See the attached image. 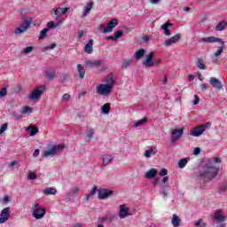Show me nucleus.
<instances>
[{"label":"nucleus","instance_id":"obj_1","mask_svg":"<svg viewBox=\"0 0 227 227\" xmlns=\"http://www.w3.org/2000/svg\"><path fill=\"white\" fill-rule=\"evenodd\" d=\"M219 175V169L215 167H208L200 173V187L201 189H210L212 184H214V179L217 178Z\"/></svg>","mask_w":227,"mask_h":227},{"label":"nucleus","instance_id":"obj_2","mask_svg":"<svg viewBox=\"0 0 227 227\" xmlns=\"http://www.w3.org/2000/svg\"><path fill=\"white\" fill-rule=\"evenodd\" d=\"M199 42H201L203 43H221L222 46L218 47V50L214 53L215 58H219L224 51V43L223 39L215 36H208V37H203Z\"/></svg>","mask_w":227,"mask_h":227},{"label":"nucleus","instance_id":"obj_3","mask_svg":"<svg viewBox=\"0 0 227 227\" xmlns=\"http://www.w3.org/2000/svg\"><path fill=\"white\" fill-rule=\"evenodd\" d=\"M113 91V84L101 83L97 87L98 95L107 97Z\"/></svg>","mask_w":227,"mask_h":227},{"label":"nucleus","instance_id":"obj_4","mask_svg":"<svg viewBox=\"0 0 227 227\" xmlns=\"http://www.w3.org/2000/svg\"><path fill=\"white\" fill-rule=\"evenodd\" d=\"M31 22H33L32 18H27V19L24 20V21L20 25V27H17L14 30V34L20 35L21 33H26V31H27V29L29 28V26H31Z\"/></svg>","mask_w":227,"mask_h":227},{"label":"nucleus","instance_id":"obj_5","mask_svg":"<svg viewBox=\"0 0 227 227\" xmlns=\"http://www.w3.org/2000/svg\"><path fill=\"white\" fill-rule=\"evenodd\" d=\"M43 91H45V85H41L32 91L28 98L30 100H40V97L43 95Z\"/></svg>","mask_w":227,"mask_h":227},{"label":"nucleus","instance_id":"obj_6","mask_svg":"<svg viewBox=\"0 0 227 227\" xmlns=\"http://www.w3.org/2000/svg\"><path fill=\"white\" fill-rule=\"evenodd\" d=\"M207 125H212V123L207 122L206 124L203 125H200L195 127L192 131H191V136H192L193 137H200V136H201L204 132H205V127H207Z\"/></svg>","mask_w":227,"mask_h":227},{"label":"nucleus","instance_id":"obj_7","mask_svg":"<svg viewBox=\"0 0 227 227\" xmlns=\"http://www.w3.org/2000/svg\"><path fill=\"white\" fill-rule=\"evenodd\" d=\"M172 138L171 143H176L178 139L181 138L182 136H184V128L181 129H171Z\"/></svg>","mask_w":227,"mask_h":227},{"label":"nucleus","instance_id":"obj_8","mask_svg":"<svg viewBox=\"0 0 227 227\" xmlns=\"http://www.w3.org/2000/svg\"><path fill=\"white\" fill-rule=\"evenodd\" d=\"M154 52L151 51L149 54L145 55V59L143 60V65L144 67H145L146 68H152L153 67V56H154Z\"/></svg>","mask_w":227,"mask_h":227},{"label":"nucleus","instance_id":"obj_9","mask_svg":"<svg viewBox=\"0 0 227 227\" xmlns=\"http://www.w3.org/2000/svg\"><path fill=\"white\" fill-rule=\"evenodd\" d=\"M11 214L10 207L4 208L0 214V224H4L10 219Z\"/></svg>","mask_w":227,"mask_h":227},{"label":"nucleus","instance_id":"obj_10","mask_svg":"<svg viewBox=\"0 0 227 227\" xmlns=\"http://www.w3.org/2000/svg\"><path fill=\"white\" fill-rule=\"evenodd\" d=\"M182 38V34H176V35L172 36L170 39L165 41L164 45L165 47H171L173 43H178L180 39Z\"/></svg>","mask_w":227,"mask_h":227},{"label":"nucleus","instance_id":"obj_11","mask_svg":"<svg viewBox=\"0 0 227 227\" xmlns=\"http://www.w3.org/2000/svg\"><path fill=\"white\" fill-rule=\"evenodd\" d=\"M118 26V20L114 19L110 20L107 26L103 29V33H113V29Z\"/></svg>","mask_w":227,"mask_h":227},{"label":"nucleus","instance_id":"obj_12","mask_svg":"<svg viewBox=\"0 0 227 227\" xmlns=\"http://www.w3.org/2000/svg\"><path fill=\"white\" fill-rule=\"evenodd\" d=\"M114 192L112 190H108V189H99L98 190V199L99 200H107V198H109V196H112V194Z\"/></svg>","mask_w":227,"mask_h":227},{"label":"nucleus","instance_id":"obj_13","mask_svg":"<svg viewBox=\"0 0 227 227\" xmlns=\"http://www.w3.org/2000/svg\"><path fill=\"white\" fill-rule=\"evenodd\" d=\"M209 82L211 86L215 88V90H216V91H221V90H223V84L221 83V81H219V79L215 77H211L209 79Z\"/></svg>","mask_w":227,"mask_h":227},{"label":"nucleus","instance_id":"obj_14","mask_svg":"<svg viewBox=\"0 0 227 227\" xmlns=\"http://www.w3.org/2000/svg\"><path fill=\"white\" fill-rule=\"evenodd\" d=\"M45 208H35L34 209L32 215L35 219H42L45 215Z\"/></svg>","mask_w":227,"mask_h":227},{"label":"nucleus","instance_id":"obj_15","mask_svg":"<svg viewBox=\"0 0 227 227\" xmlns=\"http://www.w3.org/2000/svg\"><path fill=\"white\" fill-rule=\"evenodd\" d=\"M213 219H215V221H217V223H224V221H226V215H223V211L217 210L216 212H215Z\"/></svg>","mask_w":227,"mask_h":227},{"label":"nucleus","instance_id":"obj_16","mask_svg":"<svg viewBox=\"0 0 227 227\" xmlns=\"http://www.w3.org/2000/svg\"><path fill=\"white\" fill-rule=\"evenodd\" d=\"M130 214H129V207H126L125 205L120 206L119 217L120 219H125V217H129Z\"/></svg>","mask_w":227,"mask_h":227},{"label":"nucleus","instance_id":"obj_17","mask_svg":"<svg viewBox=\"0 0 227 227\" xmlns=\"http://www.w3.org/2000/svg\"><path fill=\"white\" fill-rule=\"evenodd\" d=\"M102 60H87L85 62L86 67H88V68H98V67H100L102 65Z\"/></svg>","mask_w":227,"mask_h":227},{"label":"nucleus","instance_id":"obj_18","mask_svg":"<svg viewBox=\"0 0 227 227\" xmlns=\"http://www.w3.org/2000/svg\"><path fill=\"white\" fill-rule=\"evenodd\" d=\"M93 1L87 3L85 7L83 8L82 15V17H88L89 13L93 10Z\"/></svg>","mask_w":227,"mask_h":227},{"label":"nucleus","instance_id":"obj_19","mask_svg":"<svg viewBox=\"0 0 227 227\" xmlns=\"http://www.w3.org/2000/svg\"><path fill=\"white\" fill-rule=\"evenodd\" d=\"M169 26H173L169 21L165 22L161 26V29H163V33L165 36H171V31H169Z\"/></svg>","mask_w":227,"mask_h":227},{"label":"nucleus","instance_id":"obj_20","mask_svg":"<svg viewBox=\"0 0 227 227\" xmlns=\"http://www.w3.org/2000/svg\"><path fill=\"white\" fill-rule=\"evenodd\" d=\"M76 70L78 72V75L81 79H84L86 75V69H84V67L81 64H78L76 66Z\"/></svg>","mask_w":227,"mask_h":227},{"label":"nucleus","instance_id":"obj_21","mask_svg":"<svg viewBox=\"0 0 227 227\" xmlns=\"http://www.w3.org/2000/svg\"><path fill=\"white\" fill-rule=\"evenodd\" d=\"M106 84H112V88H114V84H116V80H114V74L110 73L106 78Z\"/></svg>","mask_w":227,"mask_h":227},{"label":"nucleus","instance_id":"obj_22","mask_svg":"<svg viewBox=\"0 0 227 227\" xmlns=\"http://www.w3.org/2000/svg\"><path fill=\"white\" fill-rule=\"evenodd\" d=\"M157 176V170L155 168H151L145 173V178L152 180Z\"/></svg>","mask_w":227,"mask_h":227},{"label":"nucleus","instance_id":"obj_23","mask_svg":"<svg viewBox=\"0 0 227 227\" xmlns=\"http://www.w3.org/2000/svg\"><path fill=\"white\" fill-rule=\"evenodd\" d=\"M84 51L87 54H91L93 52V40L90 39L88 43L84 47Z\"/></svg>","mask_w":227,"mask_h":227},{"label":"nucleus","instance_id":"obj_24","mask_svg":"<svg viewBox=\"0 0 227 227\" xmlns=\"http://www.w3.org/2000/svg\"><path fill=\"white\" fill-rule=\"evenodd\" d=\"M58 151L56 150V146H53L49 151H45L43 153V157H55L57 155Z\"/></svg>","mask_w":227,"mask_h":227},{"label":"nucleus","instance_id":"obj_25","mask_svg":"<svg viewBox=\"0 0 227 227\" xmlns=\"http://www.w3.org/2000/svg\"><path fill=\"white\" fill-rule=\"evenodd\" d=\"M113 159H114L113 156L109 154H106L102 157L103 160V166H107L113 162Z\"/></svg>","mask_w":227,"mask_h":227},{"label":"nucleus","instance_id":"obj_26","mask_svg":"<svg viewBox=\"0 0 227 227\" xmlns=\"http://www.w3.org/2000/svg\"><path fill=\"white\" fill-rule=\"evenodd\" d=\"M157 153V147H151L150 149L145 152V157L150 159L152 155H155Z\"/></svg>","mask_w":227,"mask_h":227},{"label":"nucleus","instance_id":"obj_27","mask_svg":"<svg viewBox=\"0 0 227 227\" xmlns=\"http://www.w3.org/2000/svg\"><path fill=\"white\" fill-rule=\"evenodd\" d=\"M132 61H134V57L124 59L121 63L122 68H129V67H130V65L132 64Z\"/></svg>","mask_w":227,"mask_h":227},{"label":"nucleus","instance_id":"obj_28","mask_svg":"<svg viewBox=\"0 0 227 227\" xmlns=\"http://www.w3.org/2000/svg\"><path fill=\"white\" fill-rule=\"evenodd\" d=\"M56 192H58V191L55 188L48 187L43 190V194H45V196H56Z\"/></svg>","mask_w":227,"mask_h":227},{"label":"nucleus","instance_id":"obj_29","mask_svg":"<svg viewBox=\"0 0 227 227\" xmlns=\"http://www.w3.org/2000/svg\"><path fill=\"white\" fill-rule=\"evenodd\" d=\"M195 65L200 70H207V66L205 65V61L202 59H198Z\"/></svg>","mask_w":227,"mask_h":227},{"label":"nucleus","instance_id":"obj_30","mask_svg":"<svg viewBox=\"0 0 227 227\" xmlns=\"http://www.w3.org/2000/svg\"><path fill=\"white\" fill-rule=\"evenodd\" d=\"M146 51L145 49L141 48L140 50L137 51L134 54L135 59H141L143 56H145Z\"/></svg>","mask_w":227,"mask_h":227},{"label":"nucleus","instance_id":"obj_31","mask_svg":"<svg viewBox=\"0 0 227 227\" xmlns=\"http://www.w3.org/2000/svg\"><path fill=\"white\" fill-rule=\"evenodd\" d=\"M182 220H180V217L176 215V214H174L172 215V225L175 227L180 226V223Z\"/></svg>","mask_w":227,"mask_h":227},{"label":"nucleus","instance_id":"obj_32","mask_svg":"<svg viewBox=\"0 0 227 227\" xmlns=\"http://www.w3.org/2000/svg\"><path fill=\"white\" fill-rule=\"evenodd\" d=\"M118 220V215H113L111 216H106L103 218L104 223H114V221Z\"/></svg>","mask_w":227,"mask_h":227},{"label":"nucleus","instance_id":"obj_33","mask_svg":"<svg viewBox=\"0 0 227 227\" xmlns=\"http://www.w3.org/2000/svg\"><path fill=\"white\" fill-rule=\"evenodd\" d=\"M227 27V22L226 21H220L216 26H215V30L216 31H224V28Z\"/></svg>","mask_w":227,"mask_h":227},{"label":"nucleus","instance_id":"obj_34","mask_svg":"<svg viewBox=\"0 0 227 227\" xmlns=\"http://www.w3.org/2000/svg\"><path fill=\"white\" fill-rule=\"evenodd\" d=\"M102 113H103V114H109V113H111V104L106 103V104L103 105Z\"/></svg>","mask_w":227,"mask_h":227},{"label":"nucleus","instance_id":"obj_35","mask_svg":"<svg viewBox=\"0 0 227 227\" xmlns=\"http://www.w3.org/2000/svg\"><path fill=\"white\" fill-rule=\"evenodd\" d=\"M45 77L50 81H52L53 78L56 77V70H51L50 72H46Z\"/></svg>","mask_w":227,"mask_h":227},{"label":"nucleus","instance_id":"obj_36","mask_svg":"<svg viewBox=\"0 0 227 227\" xmlns=\"http://www.w3.org/2000/svg\"><path fill=\"white\" fill-rule=\"evenodd\" d=\"M185 166H187V159L184 158L180 160L178 162V168H180L181 169H184Z\"/></svg>","mask_w":227,"mask_h":227},{"label":"nucleus","instance_id":"obj_37","mask_svg":"<svg viewBox=\"0 0 227 227\" xmlns=\"http://www.w3.org/2000/svg\"><path fill=\"white\" fill-rule=\"evenodd\" d=\"M49 33V28H43L39 35V40H43V38H45L47 36V34Z\"/></svg>","mask_w":227,"mask_h":227},{"label":"nucleus","instance_id":"obj_38","mask_svg":"<svg viewBox=\"0 0 227 227\" xmlns=\"http://www.w3.org/2000/svg\"><path fill=\"white\" fill-rule=\"evenodd\" d=\"M6 95H8V89L6 87H4L0 90V98H4V97H6Z\"/></svg>","mask_w":227,"mask_h":227},{"label":"nucleus","instance_id":"obj_39","mask_svg":"<svg viewBox=\"0 0 227 227\" xmlns=\"http://www.w3.org/2000/svg\"><path fill=\"white\" fill-rule=\"evenodd\" d=\"M29 113H33L31 106H25L21 111V114H29Z\"/></svg>","mask_w":227,"mask_h":227},{"label":"nucleus","instance_id":"obj_40","mask_svg":"<svg viewBox=\"0 0 227 227\" xmlns=\"http://www.w3.org/2000/svg\"><path fill=\"white\" fill-rule=\"evenodd\" d=\"M194 226L196 227H207V223H204L202 219H199L197 223H195Z\"/></svg>","mask_w":227,"mask_h":227},{"label":"nucleus","instance_id":"obj_41","mask_svg":"<svg viewBox=\"0 0 227 227\" xmlns=\"http://www.w3.org/2000/svg\"><path fill=\"white\" fill-rule=\"evenodd\" d=\"M95 134V129H93L92 128H90L88 132H87V137H89V139H93V135Z\"/></svg>","mask_w":227,"mask_h":227},{"label":"nucleus","instance_id":"obj_42","mask_svg":"<svg viewBox=\"0 0 227 227\" xmlns=\"http://www.w3.org/2000/svg\"><path fill=\"white\" fill-rule=\"evenodd\" d=\"M8 130V123H4L0 127V135L3 134L4 132H6Z\"/></svg>","mask_w":227,"mask_h":227},{"label":"nucleus","instance_id":"obj_43","mask_svg":"<svg viewBox=\"0 0 227 227\" xmlns=\"http://www.w3.org/2000/svg\"><path fill=\"white\" fill-rule=\"evenodd\" d=\"M146 121V117L144 118V119H141L139 121H137L136 123H135V127H141V125H144V123Z\"/></svg>","mask_w":227,"mask_h":227},{"label":"nucleus","instance_id":"obj_44","mask_svg":"<svg viewBox=\"0 0 227 227\" xmlns=\"http://www.w3.org/2000/svg\"><path fill=\"white\" fill-rule=\"evenodd\" d=\"M115 38L118 40V38H121L123 36V30H117L114 33Z\"/></svg>","mask_w":227,"mask_h":227},{"label":"nucleus","instance_id":"obj_45","mask_svg":"<svg viewBox=\"0 0 227 227\" xmlns=\"http://www.w3.org/2000/svg\"><path fill=\"white\" fill-rule=\"evenodd\" d=\"M36 134H38V128L31 127L30 136H36Z\"/></svg>","mask_w":227,"mask_h":227},{"label":"nucleus","instance_id":"obj_46","mask_svg":"<svg viewBox=\"0 0 227 227\" xmlns=\"http://www.w3.org/2000/svg\"><path fill=\"white\" fill-rule=\"evenodd\" d=\"M58 12H59V13L65 15L67 13V12H68V8L67 7H66V8L59 7Z\"/></svg>","mask_w":227,"mask_h":227},{"label":"nucleus","instance_id":"obj_47","mask_svg":"<svg viewBox=\"0 0 227 227\" xmlns=\"http://www.w3.org/2000/svg\"><path fill=\"white\" fill-rule=\"evenodd\" d=\"M48 29H54L56 27V23L54 21H49L47 23Z\"/></svg>","mask_w":227,"mask_h":227},{"label":"nucleus","instance_id":"obj_48","mask_svg":"<svg viewBox=\"0 0 227 227\" xmlns=\"http://www.w3.org/2000/svg\"><path fill=\"white\" fill-rule=\"evenodd\" d=\"M28 180H36V174L35 172H30L27 176Z\"/></svg>","mask_w":227,"mask_h":227},{"label":"nucleus","instance_id":"obj_49","mask_svg":"<svg viewBox=\"0 0 227 227\" xmlns=\"http://www.w3.org/2000/svg\"><path fill=\"white\" fill-rule=\"evenodd\" d=\"M23 52L24 54H29V52H33V47L27 46V48L24 49Z\"/></svg>","mask_w":227,"mask_h":227},{"label":"nucleus","instance_id":"obj_50","mask_svg":"<svg viewBox=\"0 0 227 227\" xmlns=\"http://www.w3.org/2000/svg\"><path fill=\"white\" fill-rule=\"evenodd\" d=\"M200 88L201 91H207V90H208V84H207V83H201V84L200 85Z\"/></svg>","mask_w":227,"mask_h":227},{"label":"nucleus","instance_id":"obj_51","mask_svg":"<svg viewBox=\"0 0 227 227\" xmlns=\"http://www.w3.org/2000/svg\"><path fill=\"white\" fill-rule=\"evenodd\" d=\"M57 45L56 43H52L51 45H48L44 48V51H52V49H56Z\"/></svg>","mask_w":227,"mask_h":227},{"label":"nucleus","instance_id":"obj_52","mask_svg":"<svg viewBox=\"0 0 227 227\" xmlns=\"http://www.w3.org/2000/svg\"><path fill=\"white\" fill-rule=\"evenodd\" d=\"M162 184H164V185H169V177L168 176H164L162 179Z\"/></svg>","mask_w":227,"mask_h":227},{"label":"nucleus","instance_id":"obj_53","mask_svg":"<svg viewBox=\"0 0 227 227\" xmlns=\"http://www.w3.org/2000/svg\"><path fill=\"white\" fill-rule=\"evenodd\" d=\"M194 98L195 99L193 101V106H198V104H200V97L197 94H195Z\"/></svg>","mask_w":227,"mask_h":227},{"label":"nucleus","instance_id":"obj_54","mask_svg":"<svg viewBox=\"0 0 227 227\" xmlns=\"http://www.w3.org/2000/svg\"><path fill=\"white\" fill-rule=\"evenodd\" d=\"M166 175H168V170L166 168H162L160 171V176H166Z\"/></svg>","mask_w":227,"mask_h":227},{"label":"nucleus","instance_id":"obj_55","mask_svg":"<svg viewBox=\"0 0 227 227\" xmlns=\"http://www.w3.org/2000/svg\"><path fill=\"white\" fill-rule=\"evenodd\" d=\"M97 191H98V188L97 186H94L90 191V195L95 196V194H97Z\"/></svg>","mask_w":227,"mask_h":227},{"label":"nucleus","instance_id":"obj_56","mask_svg":"<svg viewBox=\"0 0 227 227\" xmlns=\"http://www.w3.org/2000/svg\"><path fill=\"white\" fill-rule=\"evenodd\" d=\"M161 61L162 60L160 59H159L157 60H153V67H158V65H160Z\"/></svg>","mask_w":227,"mask_h":227},{"label":"nucleus","instance_id":"obj_57","mask_svg":"<svg viewBox=\"0 0 227 227\" xmlns=\"http://www.w3.org/2000/svg\"><path fill=\"white\" fill-rule=\"evenodd\" d=\"M62 100L64 101L70 100V94L68 93L64 94L62 97Z\"/></svg>","mask_w":227,"mask_h":227},{"label":"nucleus","instance_id":"obj_58","mask_svg":"<svg viewBox=\"0 0 227 227\" xmlns=\"http://www.w3.org/2000/svg\"><path fill=\"white\" fill-rule=\"evenodd\" d=\"M194 155H200L201 153V149L200 147H196L193 151Z\"/></svg>","mask_w":227,"mask_h":227},{"label":"nucleus","instance_id":"obj_59","mask_svg":"<svg viewBox=\"0 0 227 227\" xmlns=\"http://www.w3.org/2000/svg\"><path fill=\"white\" fill-rule=\"evenodd\" d=\"M4 203H9L10 202V197L5 195L3 199Z\"/></svg>","mask_w":227,"mask_h":227},{"label":"nucleus","instance_id":"obj_60","mask_svg":"<svg viewBox=\"0 0 227 227\" xmlns=\"http://www.w3.org/2000/svg\"><path fill=\"white\" fill-rule=\"evenodd\" d=\"M166 187H168V186L167 185L162 186V194H163V196H168V192H166Z\"/></svg>","mask_w":227,"mask_h":227},{"label":"nucleus","instance_id":"obj_61","mask_svg":"<svg viewBox=\"0 0 227 227\" xmlns=\"http://www.w3.org/2000/svg\"><path fill=\"white\" fill-rule=\"evenodd\" d=\"M98 31H102V33H104V29H106V27L104 26V24H100L98 27Z\"/></svg>","mask_w":227,"mask_h":227},{"label":"nucleus","instance_id":"obj_62","mask_svg":"<svg viewBox=\"0 0 227 227\" xmlns=\"http://www.w3.org/2000/svg\"><path fill=\"white\" fill-rule=\"evenodd\" d=\"M38 155H40V150L39 149H35V152H34L33 156L34 157H38Z\"/></svg>","mask_w":227,"mask_h":227},{"label":"nucleus","instance_id":"obj_63","mask_svg":"<svg viewBox=\"0 0 227 227\" xmlns=\"http://www.w3.org/2000/svg\"><path fill=\"white\" fill-rule=\"evenodd\" d=\"M214 162H215L216 164L221 163V158L215 157L214 158Z\"/></svg>","mask_w":227,"mask_h":227},{"label":"nucleus","instance_id":"obj_64","mask_svg":"<svg viewBox=\"0 0 227 227\" xmlns=\"http://www.w3.org/2000/svg\"><path fill=\"white\" fill-rule=\"evenodd\" d=\"M106 40L109 41V40H117V39H116L115 35H110V36L106 37Z\"/></svg>","mask_w":227,"mask_h":227}]
</instances>
